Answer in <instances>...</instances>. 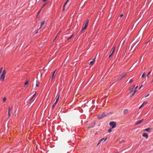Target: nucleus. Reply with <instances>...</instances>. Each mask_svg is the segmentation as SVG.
I'll use <instances>...</instances> for the list:
<instances>
[{
	"instance_id": "f257e3e1",
	"label": "nucleus",
	"mask_w": 153,
	"mask_h": 153,
	"mask_svg": "<svg viewBox=\"0 0 153 153\" xmlns=\"http://www.w3.org/2000/svg\"><path fill=\"white\" fill-rule=\"evenodd\" d=\"M6 71L4 70L3 71L2 73L1 74V77H0V80L2 81H4V79L5 75L6 74Z\"/></svg>"
},
{
	"instance_id": "f03ea898",
	"label": "nucleus",
	"mask_w": 153,
	"mask_h": 153,
	"mask_svg": "<svg viewBox=\"0 0 153 153\" xmlns=\"http://www.w3.org/2000/svg\"><path fill=\"white\" fill-rule=\"evenodd\" d=\"M109 124L110 126L112 127V128H114L116 126V123L114 121L110 122Z\"/></svg>"
},
{
	"instance_id": "7ed1b4c3",
	"label": "nucleus",
	"mask_w": 153,
	"mask_h": 153,
	"mask_svg": "<svg viewBox=\"0 0 153 153\" xmlns=\"http://www.w3.org/2000/svg\"><path fill=\"white\" fill-rule=\"evenodd\" d=\"M107 115H106V113H103L101 115H99L98 116V117L99 119H102L105 117H106Z\"/></svg>"
},
{
	"instance_id": "20e7f679",
	"label": "nucleus",
	"mask_w": 153,
	"mask_h": 153,
	"mask_svg": "<svg viewBox=\"0 0 153 153\" xmlns=\"http://www.w3.org/2000/svg\"><path fill=\"white\" fill-rule=\"evenodd\" d=\"M115 50V47H113L110 52V54L109 56V58H110L111 56L113 55V53L114 51Z\"/></svg>"
},
{
	"instance_id": "39448f33",
	"label": "nucleus",
	"mask_w": 153,
	"mask_h": 153,
	"mask_svg": "<svg viewBox=\"0 0 153 153\" xmlns=\"http://www.w3.org/2000/svg\"><path fill=\"white\" fill-rule=\"evenodd\" d=\"M56 70H55L54 72H53L51 76L50 77L49 80L51 81H52L54 77V75L55 74V71Z\"/></svg>"
},
{
	"instance_id": "423d86ee",
	"label": "nucleus",
	"mask_w": 153,
	"mask_h": 153,
	"mask_svg": "<svg viewBox=\"0 0 153 153\" xmlns=\"http://www.w3.org/2000/svg\"><path fill=\"white\" fill-rule=\"evenodd\" d=\"M107 139V137H106V138H103L102 139H100V141H99V142L98 143V144H97V146H98L100 143L103 140H104V141H105Z\"/></svg>"
},
{
	"instance_id": "0eeeda50",
	"label": "nucleus",
	"mask_w": 153,
	"mask_h": 153,
	"mask_svg": "<svg viewBox=\"0 0 153 153\" xmlns=\"http://www.w3.org/2000/svg\"><path fill=\"white\" fill-rule=\"evenodd\" d=\"M88 21H87L86 22L83 28V29L82 30V31L86 29L87 28V27L88 25Z\"/></svg>"
},
{
	"instance_id": "6e6552de",
	"label": "nucleus",
	"mask_w": 153,
	"mask_h": 153,
	"mask_svg": "<svg viewBox=\"0 0 153 153\" xmlns=\"http://www.w3.org/2000/svg\"><path fill=\"white\" fill-rule=\"evenodd\" d=\"M137 91L136 90H134V91H131L130 94L131 95V96H133Z\"/></svg>"
},
{
	"instance_id": "1a4fd4ad",
	"label": "nucleus",
	"mask_w": 153,
	"mask_h": 153,
	"mask_svg": "<svg viewBox=\"0 0 153 153\" xmlns=\"http://www.w3.org/2000/svg\"><path fill=\"white\" fill-rule=\"evenodd\" d=\"M95 58L93 59L90 62L89 64L91 65H92L94 64V62H95Z\"/></svg>"
},
{
	"instance_id": "9d476101",
	"label": "nucleus",
	"mask_w": 153,
	"mask_h": 153,
	"mask_svg": "<svg viewBox=\"0 0 153 153\" xmlns=\"http://www.w3.org/2000/svg\"><path fill=\"white\" fill-rule=\"evenodd\" d=\"M143 119L138 120L136 122L135 125H137L139 124H140L143 122Z\"/></svg>"
},
{
	"instance_id": "9b49d317",
	"label": "nucleus",
	"mask_w": 153,
	"mask_h": 153,
	"mask_svg": "<svg viewBox=\"0 0 153 153\" xmlns=\"http://www.w3.org/2000/svg\"><path fill=\"white\" fill-rule=\"evenodd\" d=\"M59 97H60V95H59V94H58L56 96V101L55 102H57L58 100H59Z\"/></svg>"
},
{
	"instance_id": "f8f14e48",
	"label": "nucleus",
	"mask_w": 153,
	"mask_h": 153,
	"mask_svg": "<svg viewBox=\"0 0 153 153\" xmlns=\"http://www.w3.org/2000/svg\"><path fill=\"white\" fill-rule=\"evenodd\" d=\"M143 137H145L146 139H147L148 137V135L147 133H144L142 135Z\"/></svg>"
},
{
	"instance_id": "ddd939ff",
	"label": "nucleus",
	"mask_w": 153,
	"mask_h": 153,
	"mask_svg": "<svg viewBox=\"0 0 153 153\" xmlns=\"http://www.w3.org/2000/svg\"><path fill=\"white\" fill-rule=\"evenodd\" d=\"M135 85H134L131 86L129 88V90L131 91H133V89L135 88Z\"/></svg>"
},
{
	"instance_id": "4468645a",
	"label": "nucleus",
	"mask_w": 153,
	"mask_h": 153,
	"mask_svg": "<svg viewBox=\"0 0 153 153\" xmlns=\"http://www.w3.org/2000/svg\"><path fill=\"white\" fill-rule=\"evenodd\" d=\"M44 24H45V21H42L41 23V26H40V27H39V29H41L42 26H43V25H44Z\"/></svg>"
},
{
	"instance_id": "2eb2a0df",
	"label": "nucleus",
	"mask_w": 153,
	"mask_h": 153,
	"mask_svg": "<svg viewBox=\"0 0 153 153\" xmlns=\"http://www.w3.org/2000/svg\"><path fill=\"white\" fill-rule=\"evenodd\" d=\"M128 110L127 109H125L123 111V113L124 114H126L128 113Z\"/></svg>"
},
{
	"instance_id": "dca6fc26",
	"label": "nucleus",
	"mask_w": 153,
	"mask_h": 153,
	"mask_svg": "<svg viewBox=\"0 0 153 153\" xmlns=\"http://www.w3.org/2000/svg\"><path fill=\"white\" fill-rule=\"evenodd\" d=\"M151 71H149L148 73V74H147V77H148V78H149L150 76V75H149L150 74H151Z\"/></svg>"
},
{
	"instance_id": "f3484780",
	"label": "nucleus",
	"mask_w": 153,
	"mask_h": 153,
	"mask_svg": "<svg viewBox=\"0 0 153 153\" xmlns=\"http://www.w3.org/2000/svg\"><path fill=\"white\" fill-rule=\"evenodd\" d=\"M69 0H67L65 3L64 4V7H65L67 4L68 3V2L69 1Z\"/></svg>"
},
{
	"instance_id": "a211bd4d",
	"label": "nucleus",
	"mask_w": 153,
	"mask_h": 153,
	"mask_svg": "<svg viewBox=\"0 0 153 153\" xmlns=\"http://www.w3.org/2000/svg\"><path fill=\"white\" fill-rule=\"evenodd\" d=\"M57 102H55L54 104H53V105L52 106V108L53 109L54 107L55 106V105H56V104H57Z\"/></svg>"
},
{
	"instance_id": "6ab92c4d",
	"label": "nucleus",
	"mask_w": 153,
	"mask_h": 153,
	"mask_svg": "<svg viewBox=\"0 0 153 153\" xmlns=\"http://www.w3.org/2000/svg\"><path fill=\"white\" fill-rule=\"evenodd\" d=\"M150 129V128H146L145 129H144V131H149V130Z\"/></svg>"
},
{
	"instance_id": "aec40b11",
	"label": "nucleus",
	"mask_w": 153,
	"mask_h": 153,
	"mask_svg": "<svg viewBox=\"0 0 153 153\" xmlns=\"http://www.w3.org/2000/svg\"><path fill=\"white\" fill-rule=\"evenodd\" d=\"M36 94V93L30 99V101H31L32 100V99L35 97Z\"/></svg>"
},
{
	"instance_id": "412c9836",
	"label": "nucleus",
	"mask_w": 153,
	"mask_h": 153,
	"mask_svg": "<svg viewBox=\"0 0 153 153\" xmlns=\"http://www.w3.org/2000/svg\"><path fill=\"white\" fill-rule=\"evenodd\" d=\"M147 102H146V101H145L144 102H143V104H142V105L144 106V105H145L146 104H147Z\"/></svg>"
},
{
	"instance_id": "4be33fe9",
	"label": "nucleus",
	"mask_w": 153,
	"mask_h": 153,
	"mask_svg": "<svg viewBox=\"0 0 153 153\" xmlns=\"http://www.w3.org/2000/svg\"><path fill=\"white\" fill-rule=\"evenodd\" d=\"M73 35H72L68 37V40H69L70 39H71V38L72 37V36H73Z\"/></svg>"
},
{
	"instance_id": "5701e85b",
	"label": "nucleus",
	"mask_w": 153,
	"mask_h": 153,
	"mask_svg": "<svg viewBox=\"0 0 153 153\" xmlns=\"http://www.w3.org/2000/svg\"><path fill=\"white\" fill-rule=\"evenodd\" d=\"M112 128H109L108 130V131L109 132V133H110L111 132V131H112Z\"/></svg>"
},
{
	"instance_id": "b1692460",
	"label": "nucleus",
	"mask_w": 153,
	"mask_h": 153,
	"mask_svg": "<svg viewBox=\"0 0 153 153\" xmlns=\"http://www.w3.org/2000/svg\"><path fill=\"white\" fill-rule=\"evenodd\" d=\"M12 107H10V106L9 107H8V111L10 112V110L12 109Z\"/></svg>"
},
{
	"instance_id": "393cba45",
	"label": "nucleus",
	"mask_w": 153,
	"mask_h": 153,
	"mask_svg": "<svg viewBox=\"0 0 153 153\" xmlns=\"http://www.w3.org/2000/svg\"><path fill=\"white\" fill-rule=\"evenodd\" d=\"M126 75V74L124 75H123L122 76L120 79V80L123 77H124Z\"/></svg>"
},
{
	"instance_id": "a878e982",
	"label": "nucleus",
	"mask_w": 153,
	"mask_h": 153,
	"mask_svg": "<svg viewBox=\"0 0 153 153\" xmlns=\"http://www.w3.org/2000/svg\"><path fill=\"white\" fill-rule=\"evenodd\" d=\"M3 102H5L6 101V97H4L3 99Z\"/></svg>"
},
{
	"instance_id": "bb28decb",
	"label": "nucleus",
	"mask_w": 153,
	"mask_h": 153,
	"mask_svg": "<svg viewBox=\"0 0 153 153\" xmlns=\"http://www.w3.org/2000/svg\"><path fill=\"white\" fill-rule=\"evenodd\" d=\"M28 81H26L25 83V85H27L28 84Z\"/></svg>"
},
{
	"instance_id": "cd10ccee",
	"label": "nucleus",
	"mask_w": 153,
	"mask_h": 153,
	"mask_svg": "<svg viewBox=\"0 0 153 153\" xmlns=\"http://www.w3.org/2000/svg\"><path fill=\"white\" fill-rule=\"evenodd\" d=\"M146 75V74L145 73H144L142 75V77H144Z\"/></svg>"
},
{
	"instance_id": "c85d7f7f",
	"label": "nucleus",
	"mask_w": 153,
	"mask_h": 153,
	"mask_svg": "<svg viewBox=\"0 0 153 153\" xmlns=\"http://www.w3.org/2000/svg\"><path fill=\"white\" fill-rule=\"evenodd\" d=\"M132 81H133V80H132V79H131L130 80L129 82L130 83H131L132 82Z\"/></svg>"
},
{
	"instance_id": "c756f323",
	"label": "nucleus",
	"mask_w": 153,
	"mask_h": 153,
	"mask_svg": "<svg viewBox=\"0 0 153 153\" xmlns=\"http://www.w3.org/2000/svg\"><path fill=\"white\" fill-rule=\"evenodd\" d=\"M143 106L142 104L139 107V108L140 109Z\"/></svg>"
},
{
	"instance_id": "7c9ffc66",
	"label": "nucleus",
	"mask_w": 153,
	"mask_h": 153,
	"mask_svg": "<svg viewBox=\"0 0 153 153\" xmlns=\"http://www.w3.org/2000/svg\"><path fill=\"white\" fill-rule=\"evenodd\" d=\"M46 5V4H43L42 7V8H43L44 6H45Z\"/></svg>"
},
{
	"instance_id": "2f4dec72",
	"label": "nucleus",
	"mask_w": 153,
	"mask_h": 153,
	"mask_svg": "<svg viewBox=\"0 0 153 153\" xmlns=\"http://www.w3.org/2000/svg\"><path fill=\"white\" fill-rule=\"evenodd\" d=\"M149 95V94H148L147 95H146L145 96V97H147Z\"/></svg>"
},
{
	"instance_id": "473e14b6",
	"label": "nucleus",
	"mask_w": 153,
	"mask_h": 153,
	"mask_svg": "<svg viewBox=\"0 0 153 153\" xmlns=\"http://www.w3.org/2000/svg\"><path fill=\"white\" fill-rule=\"evenodd\" d=\"M39 29L38 30H37L35 32V33L37 34L38 33V30H39Z\"/></svg>"
},
{
	"instance_id": "72a5a7b5",
	"label": "nucleus",
	"mask_w": 153,
	"mask_h": 153,
	"mask_svg": "<svg viewBox=\"0 0 153 153\" xmlns=\"http://www.w3.org/2000/svg\"><path fill=\"white\" fill-rule=\"evenodd\" d=\"M8 115H9V116L10 117V112H9V111H8Z\"/></svg>"
},
{
	"instance_id": "f704fd0d",
	"label": "nucleus",
	"mask_w": 153,
	"mask_h": 153,
	"mask_svg": "<svg viewBox=\"0 0 153 153\" xmlns=\"http://www.w3.org/2000/svg\"><path fill=\"white\" fill-rule=\"evenodd\" d=\"M2 68H1V69H0V74L1 73L2 69Z\"/></svg>"
},
{
	"instance_id": "c9c22d12",
	"label": "nucleus",
	"mask_w": 153,
	"mask_h": 153,
	"mask_svg": "<svg viewBox=\"0 0 153 153\" xmlns=\"http://www.w3.org/2000/svg\"><path fill=\"white\" fill-rule=\"evenodd\" d=\"M36 86L37 87H38L39 86V84L38 83H36Z\"/></svg>"
},
{
	"instance_id": "e433bc0d",
	"label": "nucleus",
	"mask_w": 153,
	"mask_h": 153,
	"mask_svg": "<svg viewBox=\"0 0 153 153\" xmlns=\"http://www.w3.org/2000/svg\"><path fill=\"white\" fill-rule=\"evenodd\" d=\"M123 16V15L122 14L120 16V17H122Z\"/></svg>"
},
{
	"instance_id": "4c0bfd02",
	"label": "nucleus",
	"mask_w": 153,
	"mask_h": 153,
	"mask_svg": "<svg viewBox=\"0 0 153 153\" xmlns=\"http://www.w3.org/2000/svg\"><path fill=\"white\" fill-rule=\"evenodd\" d=\"M42 1L43 2H45V1H47L48 0H42Z\"/></svg>"
},
{
	"instance_id": "58836bf2",
	"label": "nucleus",
	"mask_w": 153,
	"mask_h": 153,
	"mask_svg": "<svg viewBox=\"0 0 153 153\" xmlns=\"http://www.w3.org/2000/svg\"><path fill=\"white\" fill-rule=\"evenodd\" d=\"M137 87H138V86H137L135 87V90H136V89H137Z\"/></svg>"
},
{
	"instance_id": "ea45409f",
	"label": "nucleus",
	"mask_w": 153,
	"mask_h": 153,
	"mask_svg": "<svg viewBox=\"0 0 153 153\" xmlns=\"http://www.w3.org/2000/svg\"><path fill=\"white\" fill-rule=\"evenodd\" d=\"M65 7L63 6V10H65Z\"/></svg>"
},
{
	"instance_id": "a19ab883",
	"label": "nucleus",
	"mask_w": 153,
	"mask_h": 153,
	"mask_svg": "<svg viewBox=\"0 0 153 153\" xmlns=\"http://www.w3.org/2000/svg\"><path fill=\"white\" fill-rule=\"evenodd\" d=\"M41 10H39V12H38V13H39L40 12V11H41Z\"/></svg>"
},
{
	"instance_id": "79ce46f5",
	"label": "nucleus",
	"mask_w": 153,
	"mask_h": 153,
	"mask_svg": "<svg viewBox=\"0 0 153 153\" xmlns=\"http://www.w3.org/2000/svg\"><path fill=\"white\" fill-rule=\"evenodd\" d=\"M142 86V85H141V86L140 87V88H139V89H140L141 87Z\"/></svg>"
},
{
	"instance_id": "37998d69",
	"label": "nucleus",
	"mask_w": 153,
	"mask_h": 153,
	"mask_svg": "<svg viewBox=\"0 0 153 153\" xmlns=\"http://www.w3.org/2000/svg\"><path fill=\"white\" fill-rule=\"evenodd\" d=\"M56 36L55 37V39H54V40L55 39H56Z\"/></svg>"
},
{
	"instance_id": "c03bdc74",
	"label": "nucleus",
	"mask_w": 153,
	"mask_h": 153,
	"mask_svg": "<svg viewBox=\"0 0 153 153\" xmlns=\"http://www.w3.org/2000/svg\"><path fill=\"white\" fill-rule=\"evenodd\" d=\"M91 127V126H89V127Z\"/></svg>"
},
{
	"instance_id": "a18cd8bd",
	"label": "nucleus",
	"mask_w": 153,
	"mask_h": 153,
	"mask_svg": "<svg viewBox=\"0 0 153 153\" xmlns=\"http://www.w3.org/2000/svg\"><path fill=\"white\" fill-rule=\"evenodd\" d=\"M152 82H153V81H152Z\"/></svg>"
}]
</instances>
